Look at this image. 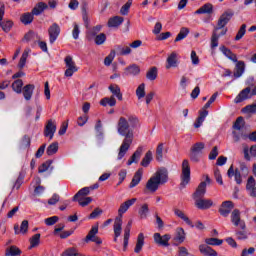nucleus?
<instances>
[{"label":"nucleus","mask_w":256,"mask_h":256,"mask_svg":"<svg viewBox=\"0 0 256 256\" xmlns=\"http://www.w3.org/2000/svg\"><path fill=\"white\" fill-rule=\"evenodd\" d=\"M76 201H78L81 207H87V205H89V203L93 201V198L91 197L78 198Z\"/></svg>","instance_id":"nucleus-58"},{"label":"nucleus","mask_w":256,"mask_h":256,"mask_svg":"<svg viewBox=\"0 0 256 256\" xmlns=\"http://www.w3.org/2000/svg\"><path fill=\"white\" fill-rule=\"evenodd\" d=\"M214 177L219 185H223V177L221 176V171H219V168L214 169Z\"/></svg>","instance_id":"nucleus-61"},{"label":"nucleus","mask_w":256,"mask_h":256,"mask_svg":"<svg viewBox=\"0 0 256 256\" xmlns=\"http://www.w3.org/2000/svg\"><path fill=\"white\" fill-rule=\"evenodd\" d=\"M93 40L96 45H103V43H105V41H107V35H105V33H100V34L96 35L93 38Z\"/></svg>","instance_id":"nucleus-50"},{"label":"nucleus","mask_w":256,"mask_h":256,"mask_svg":"<svg viewBox=\"0 0 256 256\" xmlns=\"http://www.w3.org/2000/svg\"><path fill=\"white\" fill-rule=\"evenodd\" d=\"M119 55H130L131 53V46H119L118 47Z\"/></svg>","instance_id":"nucleus-60"},{"label":"nucleus","mask_w":256,"mask_h":256,"mask_svg":"<svg viewBox=\"0 0 256 256\" xmlns=\"http://www.w3.org/2000/svg\"><path fill=\"white\" fill-rule=\"evenodd\" d=\"M59 151V143L54 142L50 144L46 150L47 155H55Z\"/></svg>","instance_id":"nucleus-47"},{"label":"nucleus","mask_w":256,"mask_h":256,"mask_svg":"<svg viewBox=\"0 0 256 256\" xmlns=\"http://www.w3.org/2000/svg\"><path fill=\"white\" fill-rule=\"evenodd\" d=\"M98 233H99V224H96L91 228V230L87 234L85 238V242L89 243V241H92L93 243H96V245H101V243H103V240H101V238L97 236Z\"/></svg>","instance_id":"nucleus-9"},{"label":"nucleus","mask_w":256,"mask_h":256,"mask_svg":"<svg viewBox=\"0 0 256 256\" xmlns=\"http://www.w3.org/2000/svg\"><path fill=\"white\" fill-rule=\"evenodd\" d=\"M246 191H248L250 197H256V181L253 176H249L246 184Z\"/></svg>","instance_id":"nucleus-17"},{"label":"nucleus","mask_w":256,"mask_h":256,"mask_svg":"<svg viewBox=\"0 0 256 256\" xmlns=\"http://www.w3.org/2000/svg\"><path fill=\"white\" fill-rule=\"evenodd\" d=\"M242 113H256V100L255 103L242 108Z\"/></svg>","instance_id":"nucleus-59"},{"label":"nucleus","mask_w":256,"mask_h":256,"mask_svg":"<svg viewBox=\"0 0 256 256\" xmlns=\"http://www.w3.org/2000/svg\"><path fill=\"white\" fill-rule=\"evenodd\" d=\"M66 70L64 72L65 77H73L74 73H77L79 71V68H77V64L73 61V57L66 56L64 59Z\"/></svg>","instance_id":"nucleus-7"},{"label":"nucleus","mask_w":256,"mask_h":256,"mask_svg":"<svg viewBox=\"0 0 256 256\" xmlns=\"http://www.w3.org/2000/svg\"><path fill=\"white\" fill-rule=\"evenodd\" d=\"M137 127H139V118L137 116L130 115L128 119L123 116L119 118L117 131L119 135L124 137V140L119 149L118 159H123L127 151H129L134 139L133 130L131 129H137Z\"/></svg>","instance_id":"nucleus-1"},{"label":"nucleus","mask_w":256,"mask_h":256,"mask_svg":"<svg viewBox=\"0 0 256 256\" xmlns=\"http://www.w3.org/2000/svg\"><path fill=\"white\" fill-rule=\"evenodd\" d=\"M47 4L45 2H39L38 5H36L32 9V15H41L44 9H47Z\"/></svg>","instance_id":"nucleus-41"},{"label":"nucleus","mask_w":256,"mask_h":256,"mask_svg":"<svg viewBox=\"0 0 256 256\" xmlns=\"http://www.w3.org/2000/svg\"><path fill=\"white\" fill-rule=\"evenodd\" d=\"M234 207L235 205L231 201H224L219 208V213L222 217H229V214L233 211Z\"/></svg>","instance_id":"nucleus-14"},{"label":"nucleus","mask_w":256,"mask_h":256,"mask_svg":"<svg viewBox=\"0 0 256 256\" xmlns=\"http://www.w3.org/2000/svg\"><path fill=\"white\" fill-rule=\"evenodd\" d=\"M185 237H186L185 229H183L181 227H178L176 229V234L173 238L174 245H181V243H184L185 242Z\"/></svg>","instance_id":"nucleus-18"},{"label":"nucleus","mask_w":256,"mask_h":256,"mask_svg":"<svg viewBox=\"0 0 256 256\" xmlns=\"http://www.w3.org/2000/svg\"><path fill=\"white\" fill-rule=\"evenodd\" d=\"M251 87L243 89L239 95L235 98V103H243L247 99H251Z\"/></svg>","instance_id":"nucleus-19"},{"label":"nucleus","mask_w":256,"mask_h":256,"mask_svg":"<svg viewBox=\"0 0 256 256\" xmlns=\"http://www.w3.org/2000/svg\"><path fill=\"white\" fill-rule=\"evenodd\" d=\"M171 240V235L165 234L161 236L160 233L154 234V241L157 245H161V247H169V241Z\"/></svg>","instance_id":"nucleus-13"},{"label":"nucleus","mask_w":256,"mask_h":256,"mask_svg":"<svg viewBox=\"0 0 256 256\" xmlns=\"http://www.w3.org/2000/svg\"><path fill=\"white\" fill-rule=\"evenodd\" d=\"M180 179V189H185V187H187V185H189L191 182V164H189V161L182 162V172Z\"/></svg>","instance_id":"nucleus-4"},{"label":"nucleus","mask_w":256,"mask_h":256,"mask_svg":"<svg viewBox=\"0 0 256 256\" xmlns=\"http://www.w3.org/2000/svg\"><path fill=\"white\" fill-rule=\"evenodd\" d=\"M136 202H137V198H132L120 205L118 209V216L114 220V231L116 233V237L121 236V231L123 227V214L127 213V211L129 210V207H131L132 205H135Z\"/></svg>","instance_id":"nucleus-3"},{"label":"nucleus","mask_w":256,"mask_h":256,"mask_svg":"<svg viewBox=\"0 0 256 256\" xmlns=\"http://www.w3.org/2000/svg\"><path fill=\"white\" fill-rule=\"evenodd\" d=\"M235 12L231 9L226 10L218 19L217 26L214 28L211 36V49L219 47V37L227 35V28L225 25L233 19ZM225 28V29H224Z\"/></svg>","instance_id":"nucleus-2"},{"label":"nucleus","mask_w":256,"mask_h":256,"mask_svg":"<svg viewBox=\"0 0 256 256\" xmlns=\"http://www.w3.org/2000/svg\"><path fill=\"white\" fill-rule=\"evenodd\" d=\"M59 199H61L59 194H53V196L48 200V205H57V203H59Z\"/></svg>","instance_id":"nucleus-63"},{"label":"nucleus","mask_w":256,"mask_h":256,"mask_svg":"<svg viewBox=\"0 0 256 256\" xmlns=\"http://www.w3.org/2000/svg\"><path fill=\"white\" fill-rule=\"evenodd\" d=\"M124 19L121 16H114L109 18L107 26L108 27H119L123 23Z\"/></svg>","instance_id":"nucleus-36"},{"label":"nucleus","mask_w":256,"mask_h":256,"mask_svg":"<svg viewBox=\"0 0 256 256\" xmlns=\"http://www.w3.org/2000/svg\"><path fill=\"white\" fill-rule=\"evenodd\" d=\"M152 177L157 180L161 185H165L169 181V171L165 167H160L156 170Z\"/></svg>","instance_id":"nucleus-8"},{"label":"nucleus","mask_w":256,"mask_h":256,"mask_svg":"<svg viewBox=\"0 0 256 256\" xmlns=\"http://www.w3.org/2000/svg\"><path fill=\"white\" fill-rule=\"evenodd\" d=\"M148 213H149V205L143 204L138 211L140 219H147Z\"/></svg>","instance_id":"nucleus-46"},{"label":"nucleus","mask_w":256,"mask_h":256,"mask_svg":"<svg viewBox=\"0 0 256 256\" xmlns=\"http://www.w3.org/2000/svg\"><path fill=\"white\" fill-rule=\"evenodd\" d=\"M143 151H145V148L143 146H139L130 157V161H139V159H141V155H143Z\"/></svg>","instance_id":"nucleus-42"},{"label":"nucleus","mask_w":256,"mask_h":256,"mask_svg":"<svg viewBox=\"0 0 256 256\" xmlns=\"http://www.w3.org/2000/svg\"><path fill=\"white\" fill-rule=\"evenodd\" d=\"M12 89L15 93H22L23 92V80L17 79L12 83Z\"/></svg>","instance_id":"nucleus-44"},{"label":"nucleus","mask_w":256,"mask_h":256,"mask_svg":"<svg viewBox=\"0 0 256 256\" xmlns=\"http://www.w3.org/2000/svg\"><path fill=\"white\" fill-rule=\"evenodd\" d=\"M194 201L197 209L206 210L213 207V200L211 199L195 198Z\"/></svg>","instance_id":"nucleus-12"},{"label":"nucleus","mask_w":256,"mask_h":256,"mask_svg":"<svg viewBox=\"0 0 256 256\" xmlns=\"http://www.w3.org/2000/svg\"><path fill=\"white\" fill-rule=\"evenodd\" d=\"M146 78H148L149 81H155V79H157V67L150 68L146 73Z\"/></svg>","instance_id":"nucleus-49"},{"label":"nucleus","mask_w":256,"mask_h":256,"mask_svg":"<svg viewBox=\"0 0 256 256\" xmlns=\"http://www.w3.org/2000/svg\"><path fill=\"white\" fill-rule=\"evenodd\" d=\"M30 246L29 249H34V247H39V244L41 243V234L37 233L33 235L30 239Z\"/></svg>","instance_id":"nucleus-38"},{"label":"nucleus","mask_w":256,"mask_h":256,"mask_svg":"<svg viewBox=\"0 0 256 256\" xmlns=\"http://www.w3.org/2000/svg\"><path fill=\"white\" fill-rule=\"evenodd\" d=\"M131 5H133V0H128L127 3L120 9L121 15H128L129 9H131Z\"/></svg>","instance_id":"nucleus-52"},{"label":"nucleus","mask_w":256,"mask_h":256,"mask_svg":"<svg viewBox=\"0 0 256 256\" xmlns=\"http://www.w3.org/2000/svg\"><path fill=\"white\" fill-rule=\"evenodd\" d=\"M57 221H59V217H57V216H52V217L45 219L46 225H55V223H57Z\"/></svg>","instance_id":"nucleus-64"},{"label":"nucleus","mask_w":256,"mask_h":256,"mask_svg":"<svg viewBox=\"0 0 256 256\" xmlns=\"http://www.w3.org/2000/svg\"><path fill=\"white\" fill-rule=\"evenodd\" d=\"M22 149H29L31 147V137L25 135L21 140Z\"/></svg>","instance_id":"nucleus-54"},{"label":"nucleus","mask_w":256,"mask_h":256,"mask_svg":"<svg viewBox=\"0 0 256 256\" xmlns=\"http://www.w3.org/2000/svg\"><path fill=\"white\" fill-rule=\"evenodd\" d=\"M161 185L153 176L146 183V191L150 193H155Z\"/></svg>","instance_id":"nucleus-20"},{"label":"nucleus","mask_w":256,"mask_h":256,"mask_svg":"<svg viewBox=\"0 0 256 256\" xmlns=\"http://www.w3.org/2000/svg\"><path fill=\"white\" fill-rule=\"evenodd\" d=\"M143 178V168H140L134 174L131 183L129 184L130 189L133 187H137L138 183H141V179Z\"/></svg>","instance_id":"nucleus-22"},{"label":"nucleus","mask_w":256,"mask_h":256,"mask_svg":"<svg viewBox=\"0 0 256 256\" xmlns=\"http://www.w3.org/2000/svg\"><path fill=\"white\" fill-rule=\"evenodd\" d=\"M136 97H138V99H143V97H145V83H142L137 87Z\"/></svg>","instance_id":"nucleus-53"},{"label":"nucleus","mask_w":256,"mask_h":256,"mask_svg":"<svg viewBox=\"0 0 256 256\" xmlns=\"http://www.w3.org/2000/svg\"><path fill=\"white\" fill-rule=\"evenodd\" d=\"M195 13L196 15H202L205 13H207L208 15H211V13H213V4L211 3L204 4Z\"/></svg>","instance_id":"nucleus-32"},{"label":"nucleus","mask_w":256,"mask_h":256,"mask_svg":"<svg viewBox=\"0 0 256 256\" xmlns=\"http://www.w3.org/2000/svg\"><path fill=\"white\" fill-rule=\"evenodd\" d=\"M203 149H205V143L203 142H197L194 145H192L190 149V157L192 159H195L197 155H201L203 153Z\"/></svg>","instance_id":"nucleus-16"},{"label":"nucleus","mask_w":256,"mask_h":256,"mask_svg":"<svg viewBox=\"0 0 256 256\" xmlns=\"http://www.w3.org/2000/svg\"><path fill=\"white\" fill-rule=\"evenodd\" d=\"M6 256H18L21 255V249L17 246H10L9 249L6 250Z\"/></svg>","instance_id":"nucleus-45"},{"label":"nucleus","mask_w":256,"mask_h":256,"mask_svg":"<svg viewBox=\"0 0 256 256\" xmlns=\"http://www.w3.org/2000/svg\"><path fill=\"white\" fill-rule=\"evenodd\" d=\"M35 39H41V37H39V35L34 31L30 30L24 35L22 41L29 43V41H35Z\"/></svg>","instance_id":"nucleus-40"},{"label":"nucleus","mask_w":256,"mask_h":256,"mask_svg":"<svg viewBox=\"0 0 256 256\" xmlns=\"http://www.w3.org/2000/svg\"><path fill=\"white\" fill-rule=\"evenodd\" d=\"M246 32H247V25L242 24L239 31L237 32V34L235 36V41H241V39H243Z\"/></svg>","instance_id":"nucleus-48"},{"label":"nucleus","mask_w":256,"mask_h":256,"mask_svg":"<svg viewBox=\"0 0 256 256\" xmlns=\"http://www.w3.org/2000/svg\"><path fill=\"white\" fill-rule=\"evenodd\" d=\"M27 57H29V52L24 51L18 63L19 69H23V67H25V64L27 63Z\"/></svg>","instance_id":"nucleus-56"},{"label":"nucleus","mask_w":256,"mask_h":256,"mask_svg":"<svg viewBox=\"0 0 256 256\" xmlns=\"http://www.w3.org/2000/svg\"><path fill=\"white\" fill-rule=\"evenodd\" d=\"M174 215H176V217H179V219H182V221H185V223L187 225H190V227H193V222H191L189 217L185 215L184 211L180 210L179 208H174Z\"/></svg>","instance_id":"nucleus-27"},{"label":"nucleus","mask_w":256,"mask_h":256,"mask_svg":"<svg viewBox=\"0 0 256 256\" xmlns=\"http://www.w3.org/2000/svg\"><path fill=\"white\" fill-rule=\"evenodd\" d=\"M205 243L206 245H223V240L219 238H206Z\"/></svg>","instance_id":"nucleus-55"},{"label":"nucleus","mask_w":256,"mask_h":256,"mask_svg":"<svg viewBox=\"0 0 256 256\" xmlns=\"http://www.w3.org/2000/svg\"><path fill=\"white\" fill-rule=\"evenodd\" d=\"M204 177L206 180L198 185L196 191L192 195L193 199L205 197V193H207V185H211V178H209V175H204Z\"/></svg>","instance_id":"nucleus-5"},{"label":"nucleus","mask_w":256,"mask_h":256,"mask_svg":"<svg viewBox=\"0 0 256 256\" xmlns=\"http://www.w3.org/2000/svg\"><path fill=\"white\" fill-rule=\"evenodd\" d=\"M61 34V27L57 23H53L48 29L49 41L53 45L57 41V37Z\"/></svg>","instance_id":"nucleus-11"},{"label":"nucleus","mask_w":256,"mask_h":256,"mask_svg":"<svg viewBox=\"0 0 256 256\" xmlns=\"http://www.w3.org/2000/svg\"><path fill=\"white\" fill-rule=\"evenodd\" d=\"M113 59H115V50H112L110 54L104 59V65L109 67L113 63Z\"/></svg>","instance_id":"nucleus-57"},{"label":"nucleus","mask_w":256,"mask_h":256,"mask_svg":"<svg viewBox=\"0 0 256 256\" xmlns=\"http://www.w3.org/2000/svg\"><path fill=\"white\" fill-rule=\"evenodd\" d=\"M242 127H245V119L240 116L234 122L233 129H236V131H241Z\"/></svg>","instance_id":"nucleus-51"},{"label":"nucleus","mask_w":256,"mask_h":256,"mask_svg":"<svg viewBox=\"0 0 256 256\" xmlns=\"http://www.w3.org/2000/svg\"><path fill=\"white\" fill-rule=\"evenodd\" d=\"M55 131H57V125H55V122H53V120H48L44 128V137H49V139H53Z\"/></svg>","instance_id":"nucleus-15"},{"label":"nucleus","mask_w":256,"mask_h":256,"mask_svg":"<svg viewBox=\"0 0 256 256\" xmlns=\"http://www.w3.org/2000/svg\"><path fill=\"white\" fill-rule=\"evenodd\" d=\"M235 236L238 241H245V239H249V232H247V228L236 229Z\"/></svg>","instance_id":"nucleus-30"},{"label":"nucleus","mask_w":256,"mask_h":256,"mask_svg":"<svg viewBox=\"0 0 256 256\" xmlns=\"http://www.w3.org/2000/svg\"><path fill=\"white\" fill-rule=\"evenodd\" d=\"M100 105H102V107H107V105H109V107H115V105H117V100L115 99V96H111L109 97H105L100 101Z\"/></svg>","instance_id":"nucleus-37"},{"label":"nucleus","mask_w":256,"mask_h":256,"mask_svg":"<svg viewBox=\"0 0 256 256\" xmlns=\"http://www.w3.org/2000/svg\"><path fill=\"white\" fill-rule=\"evenodd\" d=\"M166 69H171V67H177V53L172 52L167 58Z\"/></svg>","instance_id":"nucleus-35"},{"label":"nucleus","mask_w":256,"mask_h":256,"mask_svg":"<svg viewBox=\"0 0 256 256\" xmlns=\"http://www.w3.org/2000/svg\"><path fill=\"white\" fill-rule=\"evenodd\" d=\"M189 35V28H181L179 34L176 36L174 43H177L179 41H183V39H185V37H187Z\"/></svg>","instance_id":"nucleus-43"},{"label":"nucleus","mask_w":256,"mask_h":256,"mask_svg":"<svg viewBox=\"0 0 256 256\" xmlns=\"http://www.w3.org/2000/svg\"><path fill=\"white\" fill-rule=\"evenodd\" d=\"M34 14L31 12H26L20 16V21L23 23V25H31L33 23Z\"/></svg>","instance_id":"nucleus-33"},{"label":"nucleus","mask_w":256,"mask_h":256,"mask_svg":"<svg viewBox=\"0 0 256 256\" xmlns=\"http://www.w3.org/2000/svg\"><path fill=\"white\" fill-rule=\"evenodd\" d=\"M163 149H165L164 144L163 143L158 144L155 152L156 161H163V159H165V156L163 154Z\"/></svg>","instance_id":"nucleus-39"},{"label":"nucleus","mask_w":256,"mask_h":256,"mask_svg":"<svg viewBox=\"0 0 256 256\" xmlns=\"http://www.w3.org/2000/svg\"><path fill=\"white\" fill-rule=\"evenodd\" d=\"M199 251L202 255L205 256H217V251L206 244H202L199 246Z\"/></svg>","instance_id":"nucleus-24"},{"label":"nucleus","mask_w":256,"mask_h":256,"mask_svg":"<svg viewBox=\"0 0 256 256\" xmlns=\"http://www.w3.org/2000/svg\"><path fill=\"white\" fill-rule=\"evenodd\" d=\"M91 193V188L84 187L80 189L72 198V201H77V199H83Z\"/></svg>","instance_id":"nucleus-28"},{"label":"nucleus","mask_w":256,"mask_h":256,"mask_svg":"<svg viewBox=\"0 0 256 256\" xmlns=\"http://www.w3.org/2000/svg\"><path fill=\"white\" fill-rule=\"evenodd\" d=\"M23 97L26 101H31V97H33V91H35V85L28 84L22 88Z\"/></svg>","instance_id":"nucleus-21"},{"label":"nucleus","mask_w":256,"mask_h":256,"mask_svg":"<svg viewBox=\"0 0 256 256\" xmlns=\"http://www.w3.org/2000/svg\"><path fill=\"white\" fill-rule=\"evenodd\" d=\"M231 221L235 227L240 229H246L247 225L244 220H241V211L239 209H234L231 214Z\"/></svg>","instance_id":"nucleus-10"},{"label":"nucleus","mask_w":256,"mask_h":256,"mask_svg":"<svg viewBox=\"0 0 256 256\" xmlns=\"http://www.w3.org/2000/svg\"><path fill=\"white\" fill-rule=\"evenodd\" d=\"M108 89L113 95H115V97H117L118 101H123V94L121 93V88H119V85L111 84Z\"/></svg>","instance_id":"nucleus-31"},{"label":"nucleus","mask_w":256,"mask_h":256,"mask_svg":"<svg viewBox=\"0 0 256 256\" xmlns=\"http://www.w3.org/2000/svg\"><path fill=\"white\" fill-rule=\"evenodd\" d=\"M5 16V4L0 2V27L4 31V33H9L13 28V21L11 20H3Z\"/></svg>","instance_id":"nucleus-6"},{"label":"nucleus","mask_w":256,"mask_h":256,"mask_svg":"<svg viewBox=\"0 0 256 256\" xmlns=\"http://www.w3.org/2000/svg\"><path fill=\"white\" fill-rule=\"evenodd\" d=\"M141 73V68L137 64H132L125 68L124 74L125 75H139Z\"/></svg>","instance_id":"nucleus-29"},{"label":"nucleus","mask_w":256,"mask_h":256,"mask_svg":"<svg viewBox=\"0 0 256 256\" xmlns=\"http://www.w3.org/2000/svg\"><path fill=\"white\" fill-rule=\"evenodd\" d=\"M243 73H245V62L237 60L236 66L234 68L235 79H239V77H241V75H243Z\"/></svg>","instance_id":"nucleus-23"},{"label":"nucleus","mask_w":256,"mask_h":256,"mask_svg":"<svg viewBox=\"0 0 256 256\" xmlns=\"http://www.w3.org/2000/svg\"><path fill=\"white\" fill-rule=\"evenodd\" d=\"M143 245H145V235H143V233H140L137 237V242L134 248V252L141 253V250L143 249Z\"/></svg>","instance_id":"nucleus-34"},{"label":"nucleus","mask_w":256,"mask_h":256,"mask_svg":"<svg viewBox=\"0 0 256 256\" xmlns=\"http://www.w3.org/2000/svg\"><path fill=\"white\" fill-rule=\"evenodd\" d=\"M101 29H103L102 25H97V26L92 27L86 33V37H87L88 41H93V39H95V37H97V35L101 31Z\"/></svg>","instance_id":"nucleus-25"},{"label":"nucleus","mask_w":256,"mask_h":256,"mask_svg":"<svg viewBox=\"0 0 256 256\" xmlns=\"http://www.w3.org/2000/svg\"><path fill=\"white\" fill-rule=\"evenodd\" d=\"M28 230H29V221L23 220L20 226V233H23V235H25V233H27Z\"/></svg>","instance_id":"nucleus-62"},{"label":"nucleus","mask_w":256,"mask_h":256,"mask_svg":"<svg viewBox=\"0 0 256 256\" xmlns=\"http://www.w3.org/2000/svg\"><path fill=\"white\" fill-rule=\"evenodd\" d=\"M220 51L223 53V55H225V57L230 59V61L237 63V55H235L231 49L227 48L226 46H221Z\"/></svg>","instance_id":"nucleus-26"}]
</instances>
